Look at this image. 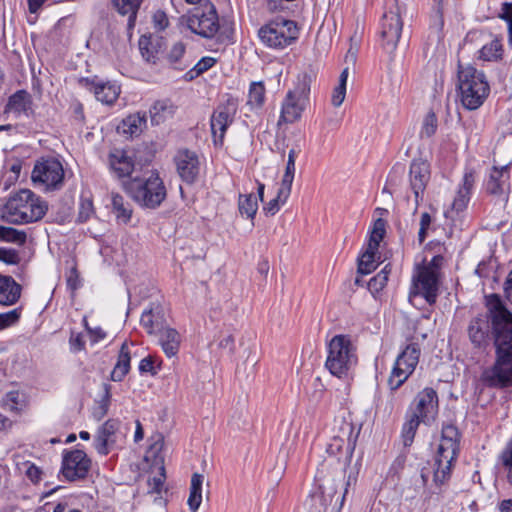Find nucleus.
<instances>
[{
    "label": "nucleus",
    "instance_id": "1",
    "mask_svg": "<svg viewBox=\"0 0 512 512\" xmlns=\"http://www.w3.org/2000/svg\"><path fill=\"white\" fill-rule=\"evenodd\" d=\"M495 331L496 361L482 374L488 386L503 388L512 385V314L496 294L487 298Z\"/></svg>",
    "mask_w": 512,
    "mask_h": 512
},
{
    "label": "nucleus",
    "instance_id": "2",
    "mask_svg": "<svg viewBox=\"0 0 512 512\" xmlns=\"http://www.w3.org/2000/svg\"><path fill=\"white\" fill-rule=\"evenodd\" d=\"M459 451V432L453 425L444 426L436 456L430 467H424L421 478L425 485L431 479L432 483L439 487L450 478L453 462Z\"/></svg>",
    "mask_w": 512,
    "mask_h": 512
},
{
    "label": "nucleus",
    "instance_id": "3",
    "mask_svg": "<svg viewBox=\"0 0 512 512\" xmlns=\"http://www.w3.org/2000/svg\"><path fill=\"white\" fill-rule=\"evenodd\" d=\"M48 207L45 201L28 189L12 195L2 210V219L12 224L35 222L45 215Z\"/></svg>",
    "mask_w": 512,
    "mask_h": 512
},
{
    "label": "nucleus",
    "instance_id": "4",
    "mask_svg": "<svg viewBox=\"0 0 512 512\" xmlns=\"http://www.w3.org/2000/svg\"><path fill=\"white\" fill-rule=\"evenodd\" d=\"M402 7L398 0H386L385 11L381 19V45L388 55V61H403L404 48H398L403 28L401 19Z\"/></svg>",
    "mask_w": 512,
    "mask_h": 512
},
{
    "label": "nucleus",
    "instance_id": "5",
    "mask_svg": "<svg viewBox=\"0 0 512 512\" xmlns=\"http://www.w3.org/2000/svg\"><path fill=\"white\" fill-rule=\"evenodd\" d=\"M443 262V256L435 255L429 262L424 261L416 267L409 292V301L413 305L417 297H423L430 305L436 302Z\"/></svg>",
    "mask_w": 512,
    "mask_h": 512
},
{
    "label": "nucleus",
    "instance_id": "6",
    "mask_svg": "<svg viewBox=\"0 0 512 512\" xmlns=\"http://www.w3.org/2000/svg\"><path fill=\"white\" fill-rule=\"evenodd\" d=\"M458 89L462 105L468 110H476L483 105L490 87L482 70L475 66H458Z\"/></svg>",
    "mask_w": 512,
    "mask_h": 512
},
{
    "label": "nucleus",
    "instance_id": "7",
    "mask_svg": "<svg viewBox=\"0 0 512 512\" xmlns=\"http://www.w3.org/2000/svg\"><path fill=\"white\" fill-rule=\"evenodd\" d=\"M358 361L356 347L347 335H335L328 343L325 367L338 377H346Z\"/></svg>",
    "mask_w": 512,
    "mask_h": 512
},
{
    "label": "nucleus",
    "instance_id": "8",
    "mask_svg": "<svg viewBox=\"0 0 512 512\" xmlns=\"http://www.w3.org/2000/svg\"><path fill=\"white\" fill-rule=\"evenodd\" d=\"M312 79V75L307 73L298 75L294 88L287 92L282 101L279 125L282 123L292 124L300 120L309 103Z\"/></svg>",
    "mask_w": 512,
    "mask_h": 512
},
{
    "label": "nucleus",
    "instance_id": "9",
    "mask_svg": "<svg viewBox=\"0 0 512 512\" xmlns=\"http://www.w3.org/2000/svg\"><path fill=\"white\" fill-rule=\"evenodd\" d=\"M127 193L140 206L155 209L166 198V188L157 173H151L143 179H132L126 184Z\"/></svg>",
    "mask_w": 512,
    "mask_h": 512
},
{
    "label": "nucleus",
    "instance_id": "10",
    "mask_svg": "<svg viewBox=\"0 0 512 512\" xmlns=\"http://www.w3.org/2000/svg\"><path fill=\"white\" fill-rule=\"evenodd\" d=\"M181 23L185 24L191 32L204 38L213 37L218 29V16L211 3L196 6L181 17Z\"/></svg>",
    "mask_w": 512,
    "mask_h": 512
},
{
    "label": "nucleus",
    "instance_id": "11",
    "mask_svg": "<svg viewBox=\"0 0 512 512\" xmlns=\"http://www.w3.org/2000/svg\"><path fill=\"white\" fill-rule=\"evenodd\" d=\"M31 179L35 187L44 191L59 189L64 181L63 165L54 157L41 158L33 167Z\"/></svg>",
    "mask_w": 512,
    "mask_h": 512
},
{
    "label": "nucleus",
    "instance_id": "12",
    "mask_svg": "<svg viewBox=\"0 0 512 512\" xmlns=\"http://www.w3.org/2000/svg\"><path fill=\"white\" fill-rule=\"evenodd\" d=\"M420 348L417 344H409L397 356L388 378V386L395 391L400 388L415 371L420 358Z\"/></svg>",
    "mask_w": 512,
    "mask_h": 512
},
{
    "label": "nucleus",
    "instance_id": "13",
    "mask_svg": "<svg viewBox=\"0 0 512 512\" xmlns=\"http://www.w3.org/2000/svg\"><path fill=\"white\" fill-rule=\"evenodd\" d=\"M259 37L270 47L284 48L297 39L298 28L294 21L279 18L262 27Z\"/></svg>",
    "mask_w": 512,
    "mask_h": 512
},
{
    "label": "nucleus",
    "instance_id": "14",
    "mask_svg": "<svg viewBox=\"0 0 512 512\" xmlns=\"http://www.w3.org/2000/svg\"><path fill=\"white\" fill-rule=\"evenodd\" d=\"M239 105V100L226 94L211 116V132L214 142L222 143L227 128L232 124Z\"/></svg>",
    "mask_w": 512,
    "mask_h": 512
},
{
    "label": "nucleus",
    "instance_id": "15",
    "mask_svg": "<svg viewBox=\"0 0 512 512\" xmlns=\"http://www.w3.org/2000/svg\"><path fill=\"white\" fill-rule=\"evenodd\" d=\"M489 296L486 297V299ZM486 307H488L486 305ZM488 313L479 314L472 318L467 327V334L470 343L475 349L484 351L489 347L492 336L495 339L494 323L492 314L487 308Z\"/></svg>",
    "mask_w": 512,
    "mask_h": 512
},
{
    "label": "nucleus",
    "instance_id": "16",
    "mask_svg": "<svg viewBox=\"0 0 512 512\" xmlns=\"http://www.w3.org/2000/svg\"><path fill=\"white\" fill-rule=\"evenodd\" d=\"M438 413V396L434 389L424 388L410 405V415L416 416L422 423L429 425Z\"/></svg>",
    "mask_w": 512,
    "mask_h": 512
},
{
    "label": "nucleus",
    "instance_id": "17",
    "mask_svg": "<svg viewBox=\"0 0 512 512\" xmlns=\"http://www.w3.org/2000/svg\"><path fill=\"white\" fill-rule=\"evenodd\" d=\"M91 461L82 450L64 451L61 473L68 481L83 479L88 474Z\"/></svg>",
    "mask_w": 512,
    "mask_h": 512
},
{
    "label": "nucleus",
    "instance_id": "18",
    "mask_svg": "<svg viewBox=\"0 0 512 512\" xmlns=\"http://www.w3.org/2000/svg\"><path fill=\"white\" fill-rule=\"evenodd\" d=\"M174 162L177 173L184 182L192 184L196 181L200 173L201 163L195 152L181 149L174 156Z\"/></svg>",
    "mask_w": 512,
    "mask_h": 512
},
{
    "label": "nucleus",
    "instance_id": "19",
    "mask_svg": "<svg viewBox=\"0 0 512 512\" xmlns=\"http://www.w3.org/2000/svg\"><path fill=\"white\" fill-rule=\"evenodd\" d=\"M79 84L93 91L96 99L104 104H112L119 96L120 89L111 82H104L97 76L83 77Z\"/></svg>",
    "mask_w": 512,
    "mask_h": 512
},
{
    "label": "nucleus",
    "instance_id": "20",
    "mask_svg": "<svg viewBox=\"0 0 512 512\" xmlns=\"http://www.w3.org/2000/svg\"><path fill=\"white\" fill-rule=\"evenodd\" d=\"M409 179L411 189L415 195V202L418 205L422 194L430 180V165L422 159H415L410 165Z\"/></svg>",
    "mask_w": 512,
    "mask_h": 512
},
{
    "label": "nucleus",
    "instance_id": "21",
    "mask_svg": "<svg viewBox=\"0 0 512 512\" xmlns=\"http://www.w3.org/2000/svg\"><path fill=\"white\" fill-rule=\"evenodd\" d=\"M509 165L493 166L485 181L484 187L489 194L503 195L509 191Z\"/></svg>",
    "mask_w": 512,
    "mask_h": 512
},
{
    "label": "nucleus",
    "instance_id": "22",
    "mask_svg": "<svg viewBox=\"0 0 512 512\" xmlns=\"http://www.w3.org/2000/svg\"><path fill=\"white\" fill-rule=\"evenodd\" d=\"M120 422L116 419L107 420L97 431L94 446L101 455H107L110 447L116 442V432L118 431Z\"/></svg>",
    "mask_w": 512,
    "mask_h": 512
},
{
    "label": "nucleus",
    "instance_id": "23",
    "mask_svg": "<svg viewBox=\"0 0 512 512\" xmlns=\"http://www.w3.org/2000/svg\"><path fill=\"white\" fill-rule=\"evenodd\" d=\"M163 448V442L162 441H156L152 445H150L146 458H152L153 461L156 464H159V469L157 475H155L152 478L148 479V487L150 493H157L159 494L164 486L165 481V468L163 465V457L161 456V451Z\"/></svg>",
    "mask_w": 512,
    "mask_h": 512
},
{
    "label": "nucleus",
    "instance_id": "24",
    "mask_svg": "<svg viewBox=\"0 0 512 512\" xmlns=\"http://www.w3.org/2000/svg\"><path fill=\"white\" fill-rule=\"evenodd\" d=\"M32 104L31 95L25 90H18L9 97L4 112L15 117H28L33 112Z\"/></svg>",
    "mask_w": 512,
    "mask_h": 512
},
{
    "label": "nucleus",
    "instance_id": "25",
    "mask_svg": "<svg viewBox=\"0 0 512 512\" xmlns=\"http://www.w3.org/2000/svg\"><path fill=\"white\" fill-rule=\"evenodd\" d=\"M109 167L118 178L128 177L134 170V160L127 151L114 149L109 154Z\"/></svg>",
    "mask_w": 512,
    "mask_h": 512
},
{
    "label": "nucleus",
    "instance_id": "26",
    "mask_svg": "<svg viewBox=\"0 0 512 512\" xmlns=\"http://www.w3.org/2000/svg\"><path fill=\"white\" fill-rule=\"evenodd\" d=\"M158 342L165 355L171 358L177 355L179 351L181 336L179 332L172 327H161L158 332Z\"/></svg>",
    "mask_w": 512,
    "mask_h": 512
},
{
    "label": "nucleus",
    "instance_id": "27",
    "mask_svg": "<svg viewBox=\"0 0 512 512\" xmlns=\"http://www.w3.org/2000/svg\"><path fill=\"white\" fill-rule=\"evenodd\" d=\"M475 183V173L472 170L466 171L462 183L457 191V194L452 202V208L457 211H463L469 201H470V195L471 191L473 189Z\"/></svg>",
    "mask_w": 512,
    "mask_h": 512
},
{
    "label": "nucleus",
    "instance_id": "28",
    "mask_svg": "<svg viewBox=\"0 0 512 512\" xmlns=\"http://www.w3.org/2000/svg\"><path fill=\"white\" fill-rule=\"evenodd\" d=\"M21 295V286L10 276L0 275V304H15Z\"/></svg>",
    "mask_w": 512,
    "mask_h": 512
},
{
    "label": "nucleus",
    "instance_id": "29",
    "mask_svg": "<svg viewBox=\"0 0 512 512\" xmlns=\"http://www.w3.org/2000/svg\"><path fill=\"white\" fill-rule=\"evenodd\" d=\"M265 93L263 82H251L245 107L251 112L259 113L265 104Z\"/></svg>",
    "mask_w": 512,
    "mask_h": 512
},
{
    "label": "nucleus",
    "instance_id": "30",
    "mask_svg": "<svg viewBox=\"0 0 512 512\" xmlns=\"http://www.w3.org/2000/svg\"><path fill=\"white\" fill-rule=\"evenodd\" d=\"M111 210L119 223L127 224L132 217L131 204L118 193H111Z\"/></svg>",
    "mask_w": 512,
    "mask_h": 512
},
{
    "label": "nucleus",
    "instance_id": "31",
    "mask_svg": "<svg viewBox=\"0 0 512 512\" xmlns=\"http://www.w3.org/2000/svg\"><path fill=\"white\" fill-rule=\"evenodd\" d=\"M130 349L126 342L121 346L117 362L111 372V379L113 381H121L130 370Z\"/></svg>",
    "mask_w": 512,
    "mask_h": 512
},
{
    "label": "nucleus",
    "instance_id": "32",
    "mask_svg": "<svg viewBox=\"0 0 512 512\" xmlns=\"http://www.w3.org/2000/svg\"><path fill=\"white\" fill-rule=\"evenodd\" d=\"M145 127V116L140 113H134L123 119L118 129L121 130L123 134L133 137L140 135Z\"/></svg>",
    "mask_w": 512,
    "mask_h": 512
},
{
    "label": "nucleus",
    "instance_id": "33",
    "mask_svg": "<svg viewBox=\"0 0 512 512\" xmlns=\"http://www.w3.org/2000/svg\"><path fill=\"white\" fill-rule=\"evenodd\" d=\"M175 113V106L170 100H158L150 109L151 121L153 124L159 125L167 119L171 118Z\"/></svg>",
    "mask_w": 512,
    "mask_h": 512
},
{
    "label": "nucleus",
    "instance_id": "34",
    "mask_svg": "<svg viewBox=\"0 0 512 512\" xmlns=\"http://www.w3.org/2000/svg\"><path fill=\"white\" fill-rule=\"evenodd\" d=\"M160 40L161 39L158 37H153L152 35H143L140 37L138 42L139 51L145 61L150 62L157 58L160 49Z\"/></svg>",
    "mask_w": 512,
    "mask_h": 512
},
{
    "label": "nucleus",
    "instance_id": "35",
    "mask_svg": "<svg viewBox=\"0 0 512 512\" xmlns=\"http://www.w3.org/2000/svg\"><path fill=\"white\" fill-rule=\"evenodd\" d=\"M297 157V152L294 149H291L288 153V159L285 167V172L282 177L281 186H280V194L283 196L290 195L291 187L295 176V161Z\"/></svg>",
    "mask_w": 512,
    "mask_h": 512
},
{
    "label": "nucleus",
    "instance_id": "36",
    "mask_svg": "<svg viewBox=\"0 0 512 512\" xmlns=\"http://www.w3.org/2000/svg\"><path fill=\"white\" fill-rule=\"evenodd\" d=\"M445 52V44L443 41H441L439 32L437 31L433 35H430L425 50V54L429 56V61H445Z\"/></svg>",
    "mask_w": 512,
    "mask_h": 512
},
{
    "label": "nucleus",
    "instance_id": "37",
    "mask_svg": "<svg viewBox=\"0 0 512 512\" xmlns=\"http://www.w3.org/2000/svg\"><path fill=\"white\" fill-rule=\"evenodd\" d=\"M204 477L199 473H194L191 478L190 494L187 504L191 512H197L202 502V485Z\"/></svg>",
    "mask_w": 512,
    "mask_h": 512
},
{
    "label": "nucleus",
    "instance_id": "38",
    "mask_svg": "<svg viewBox=\"0 0 512 512\" xmlns=\"http://www.w3.org/2000/svg\"><path fill=\"white\" fill-rule=\"evenodd\" d=\"M143 0H113L117 11L122 15H128L129 27L134 26L136 14Z\"/></svg>",
    "mask_w": 512,
    "mask_h": 512
},
{
    "label": "nucleus",
    "instance_id": "39",
    "mask_svg": "<svg viewBox=\"0 0 512 512\" xmlns=\"http://www.w3.org/2000/svg\"><path fill=\"white\" fill-rule=\"evenodd\" d=\"M378 258V248L367 246L365 252L359 259L358 272L361 274L371 273L376 268Z\"/></svg>",
    "mask_w": 512,
    "mask_h": 512
},
{
    "label": "nucleus",
    "instance_id": "40",
    "mask_svg": "<svg viewBox=\"0 0 512 512\" xmlns=\"http://www.w3.org/2000/svg\"><path fill=\"white\" fill-rule=\"evenodd\" d=\"M239 212L242 216L253 219L258 210L257 197L253 194L240 195L238 201Z\"/></svg>",
    "mask_w": 512,
    "mask_h": 512
},
{
    "label": "nucleus",
    "instance_id": "41",
    "mask_svg": "<svg viewBox=\"0 0 512 512\" xmlns=\"http://www.w3.org/2000/svg\"><path fill=\"white\" fill-rule=\"evenodd\" d=\"M326 452L329 456L340 459L345 455L346 459L350 457L351 451L349 444L341 437H333L327 444Z\"/></svg>",
    "mask_w": 512,
    "mask_h": 512
},
{
    "label": "nucleus",
    "instance_id": "42",
    "mask_svg": "<svg viewBox=\"0 0 512 512\" xmlns=\"http://www.w3.org/2000/svg\"><path fill=\"white\" fill-rule=\"evenodd\" d=\"M420 423H422V421L419 420L416 416H412L410 414L408 415V418L404 423L401 432L404 446H411Z\"/></svg>",
    "mask_w": 512,
    "mask_h": 512
},
{
    "label": "nucleus",
    "instance_id": "43",
    "mask_svg": "<svg viewBox=\"0 0 512 512\" xmlns=\"http://www.w3.org/2000/svg\"><path fill=\"white\" fill-rule=\"evenodd\" d=\"M348 75H349V69L345 68L339 76L337 86H335V88L333 89V92L331 95V103L334 107L341 106L345 100L346 84H347Z\"/></svg>",
    "mask_w": 512,
    "mask_h": 512
},
{
    "label": "nucleus",
    "instance_id": "44",
    "mask_svg": "<svg viewBox=\"0 0 512 512\" xmlns=\"http://www.w3.org/2000/svg\"><path fill=\"white\" fill-rule=\"evenodd\" d=\"M502 44L495 39L489 44L484 45L480 50V59L487 62H497L501 59Z\"/></svg>",
    "mask_w": 512,
    "mask_h": 512
},
{
    "label": "nucleus",
    "instance_id": "45",
    "mask_svg": "<svg viewBox=\"0 0 512 512\" xmlns=\"http://www.w3.org/2000/svg\"><path fill=\"white\" fill-rule=\"evenodd\" d=\"M386 233V222L382 218H378L374 221L372 229L370 231V238L368 246L372 248H379L380 242L384 238Z\"/></svg>",
    "mask_w": 512,
    "mask_h": 512
},
{
    "label": "nucleus",
    "instance_id": "46",
    "mask_svg": "<svg viewBox=\"0 0 512 512\" xmlns=\"http://www.w3.org/2000/svg\"><path fill=\"white\" fill-rule=\"evenodd\" d=\"M438 127V120L434 112H428L422 120L421 129L419 131L420 138L432 137Z\"/></svg>",
    "mask_w": 512,
    "mask_h": 512
},
{
    "label": "nucleus",
    "instance_id": "47",
    "mask_svg": "<svg viewBox=\"0 0 512 512\" xmlns=\"http://www.w3.org/2000/svg\"><path fill=\"white\" fill-rule=\"evenodd\" d=\"M389 272L390 270L388 269V266H385L380 272L370 279L368 282V289L373 296H376V294L381 292L386 286Z\"/></svg>",
    "mask_w": 512,
    "mask_h": 512
},
{
    "label": "nucleus",
    "instance_id": "48",
    "mask_svg": "<svg viewBox=\"0 0 512 512\" xmlns=\"http://www.w3.org/2000/svg\"><path fill=\"white\" fill-rule=\"evenodd\" d=\"M0 240L22 245L26 241V234L23 231L0 225Z\"/></svg>",
    "mask_w": 512,
    "mask_h": 512
},
{
    "label": "nucleus",
    "instance_id": "49",
    "mask_svg": "<svg viewBox=\"0 0 512 512\" xmlns=\"http://www.w3.org/2000/svg\"><path fill=\"white\" fill-rule=\"evenodd\" d=\"M497 261L494 258H488L487 260L481 261L475 272L481 278L496 279Z\"/></svg>",
    "mask_w": 512,
    "mask_h": 512
},
{
    "label": "nucleus",
    "instance_id": "50",
    "mask_svg": "<svg viewBox=\"0 0 512 512\" xmlns=\"http://www.w3.org/2000/svg\"><path fill=\"white\" fill-rule=\"evenodd\" d=\"M149 66H128V65H125V66H122V70H121V73L123 75H128L132 78H136V79H139V80H142V81H145V82H151V81H154V77L152 76L151 73H148V71L146 70V68H148Z\"/></svg>",
    "mask_w": 512,
    "mask_h": 512
},
{
    "label": "nucleus",
    "instance_id": "51",
    "mask_svg": "<svg viewBox=\"0 0 512 512\" xmlns=\"http://www.w3.org/2000/svg\"><path fill=\"white\" fill-rule=\"evenodd\" d=\"M24 404L23 395L18 391H11L6 394L4 406L10 411H19Z\"/></svg>",
    "mask_w": 512,
    "mask_h": 512
},
{
    "label": "nucleus",
    "instance_id": "52",
    "mask_svg": "<svg viewBox=\"0 0 512 512\" xmlns=\"http://www.w3.org/2000/svg\"><path fill=\"white\" fill-rule=\"evenodd\" d=\"M320 500L323 507H327L333 502V499L337 495V489L334 483L327 482L320 486Z\"/></svg>",
    "mask_w": 512,
    "mask_h": 512
},
{
    "label": "nucleus",
    "instance_id": "53",
    "mask_svg": "<svg viewBox=\"0 0 512 512\" xmlns=\"http://www.w3.org/2000/svg\"><path fill=\"white\" fill-rule=\"evenodd\" d=\"M140 323L149 334L159 332V329H161L159 323L154 319L152 310H147L142 313Z\"/></svg>",
    "mask_w": 512,
    "mask_h": 512
},
{
    "label": "nucleus",
    "instance_id": "54",
    "mask_svg": "<svg viewBox=\"0 0 512 512\" xmlns=\"http://www.w3.org/2000/svg\"><path fill=\"white\" fill-rule=\"evenodd\" d=\"M21 308H15L5 313H0V329L16 324L21 317Z\"/></svg>",
    "mask_w": 512,
    "mask_h": 512
},
{
    "label": "nucleus",
    "instance_id": "55",
    "mask_svg": "<svg viewBox=\"0 0 512 512\" xmlns=\"http://www.w3.org/2000/svg\"><path fill=\"white\" fill-rule=\"evenodd\" d=\"M289 195L283 196L280 194V189L277 192V195L275 198L271 199L264 207L263 210L266 215H275L281 208L282 205H284L288 199Z\"/></svg>",
    "mask_w": 512,
    "mask_h": 512
},
{
    "label": "nucleus",
    "instance_id": "56",
    "mask_svg": "<svg viewBox=\"0 0 512 512\" xmlns=\"http://www.w3.org/2000/svg\"><path fill=\"white\" fill-rule=\"evenodd\" d=\"M94 214L93 202L90 198L82 197L78 210V221L85 222Z\"/></svg>",
    "mask_w": 512,
    "mask_h": 512
},
{
    "label": "nucleus",
    "instance_id": "57",
    "mask_svg": "<svg viewBox=\"0 0 512 512\" xmlns=\"http://www.w3.org/2000/svg\"><path fill=\"white\" fill-rule=\"evenodd\" d=\"M360 39L354 35L350 38V46L344 56L346 64H354L358 60Z\"/></svg>",
    "mask_w": 512,
    "mask_h": 512
},
{
    "label": "nucleus",
    "instance_id": "58",
    "mask_svg": "<svg viewBox=\"0 0 512 512\" xmlns=\"http://www.w3.org/2000/svg\"><path fill=\"white\" fill-rule=\"evenodd\" d=\"M153 27L157 31L165 30L169 25V20L165 12L158 10L152 16Z\"/></svg>",
    "mask_w": 512,
    "mask_h": 512
},
{
    "label": "nucleus",
    "instance_id": "59",
    "mask_svg": "<svg viewBox=\"0 0 512 512\" xmlns=\"http://www.w3.org/2000/svg\"><path fill=\"white\" fill-rule=\"evenodd\" d=\"M0 261L9 265H15L19 263L20 257L14 249L0 248Z\"/></svg>",
    "mask_w": 512,
    "mask_h": 512
},
{
    "label": "nucleus",
    "instance_id": "60",
    "mask_svg": "<svg viewBox=\"0 0 512 512\" xmlns=\"http://www.w3.org/2000/svg\"><path fill=\"white\" fill-rule=\"evenodd\" d=\"M431 223L432 218L430 214L427 212L422 213L420 218V229L418 232V239L420 243H422L425 240L427 236V231L430 228Z\"/></svg>",
    "mask_w": 512,
    "mask_h": 512
},
{
    "label": "nucleus",
    "instance_id": "61",
    "mask_svg": "<svg viewBox=\"0 0 512 512\" xmlns=\"http://www.w3.org/2000/svg\"><path fill=\"white\" fill-rule=\"evenodd\" d=\"M185 53V45L182 42H176L172 45L168 53V59L173 62L181 60Z\"/></svg>",
    "mask_w": 512,
    "mask_h": 512
},
{
    "label": "nucleus",
    "instance_id": "62",
    "mask_svg": "<svg viewBox=\"0 0 512 512\" xmlns=\"http://www.w3.org/2000/svg\"><path fill=\"white\" fill-rule=\"evenodd\" d=\"M500 16L508 23L509 40L512 41V2L503 4Z\"/></svg>",
    "mask_w": 512,
    "mask_h": 512
},
{
    "label": "nucleus",
    "instance_id": "63",
    "mask_svg": "<svg viewBox=\"0 0 512 512\" xmlns=\"http://www.w3.org/2000/svg\"><path fill=\"white\" fill-rule=\"evenodd\" d=\"M70 348L73 352H79L84 348L85 341L80 333L71 334L69 339Z\"/></svg>",
    "mask_w": 512,
    "mask_h": 512
},
{
    "label": "nucleus",
    "instance_id": "64",
    "mask_svg": "<svg viewBox=\"0 0 512 512\" xmlns=\"http://www.w3.org/2000/svg\"><path fill=\"white\" fill-rule=\"evenodd\" d=\"M502 461L509 470L512 469V440L508 443L507 447L502 453Z\"/></svg>",
    "mask_w": 512,
    "mask_h": 512
}]
</instances>
